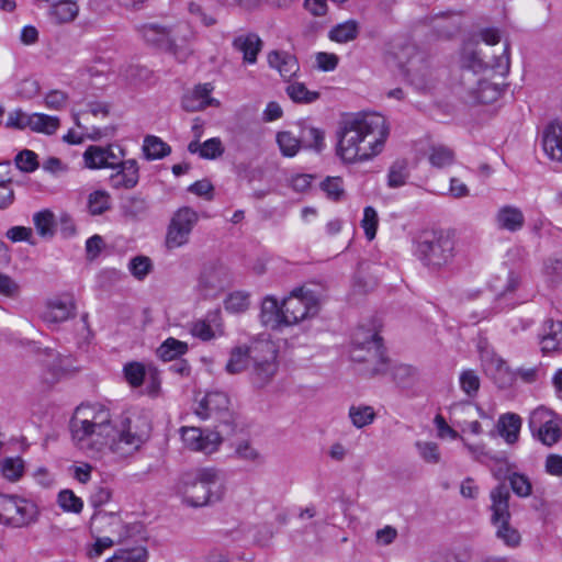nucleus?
Instances as JSON below:
<instances>
[{"instance_id": "32", "label": "nucleus", "mask_w": 562, "mask_h": 562, "mask_svg": "<svg viewBox=\"0 0 562 562\" xmlns=\"http://www.w3.org/2000/svg\"><path fill=\"white\" fill-rule=\"evenodd\" d=\"M299 139L301 146L318 153L325 147V133L307 124L300 125Z\"/></svg>"}, {"instance_id": "40", "label": "nucleus", "mask_w": 562, "mask_h": 562, "mask_svg": "<svg viewBox=\"0 0 562 562\" xmlns=\"http://www.w3.org/2000/svg\"><path fill=\"white\" fill-rule=\"evenodd\" d=\"M187 350L188 346L186 342L176 338H168L157 349V353L164 361H171L177 357L184 355Z\"/></svg>"}, {"instance_id": "44", "label": "nucleus", "mask_w": 562, "mask_h": 562, "mask_svg": "<svg viewBox=\"0 0 562 562\" xmlns=\"http://www.w3.org/2000/svg\"><path fill=\"white\" fill-rule=\"evenodd\" d=\"M111 207V196L104 190H97L88 196V211L91 215H101Z\"/></svg>"}, {"instance_id": "63", "label": "nucleus", "mask_w": 562, "mask_h": 562, "mask_svg": "<svg viewBox=\"0 0 562 562\" xmlns=\"http://www.w3.org/2000/svg\"><path fill=\"white\" fill-rule=\"evenodd\" d=\"M23 472L21 459H5L2 463V474L10 481H16Z\"/></svg>"}, {"instance_id": "30", "label": "nucleus", "mask_w": 562, "mask_h": 562, "mask_svg": "<svg viewBox=\"0 0 562 562\" xmlns=\"http://www.w3.org/2000/svg\"><path fill=\"white\" fill-rule=\"evenodd\" d=\"M79 14V5L75 0H58L50 5L49 16L57 24H66L76 20Z\"/></svg>"}, {"instance_id": "49", "label": "nucleus", "mask_w": 562, "mask_h": 562, "mask_svg": "<svg viewBox=\"0 0 562 562\" xmlns=\"http://www.w3.org/2000/svg\"><path fill=\"white\" fill-rule=\"evenodd\" d=\"M54 214L49 210H44L34 215V225L37 233L45 236H53L54 234Z\"/></svg>"}, {"instance_id": "54", "label": "nucleus", "mask_w": 562, "mask_h": 562, "mask_svg": "<svg viewBox=\"0 0 562 562\" xmlns=\"http://www.w3.org/2000/svg\"><path fill=\"white\" fill-rule=\"evenodd\" d=\"M15 165L23 172H33L38 168L37 155L30 150L23 149L15 156Z\"/></svg>"}, {"instance_id": "28", "label": "nucleus", "mask_w": 562, "mask_h": 562, "mask_svg": "<svg viewBox=\"0 0 562 562\" xmlns=\"http://www.w3.org/2000/svg\"><path fill=\"white\" fill-rule=\"evenodd\" d=\"M252 342L248 346H237L232 349L226 363V371L229 374H237L249 368L252 361Z\"/></svg>"}, {"instance_id": "58", "label": "nucleus", "mask_w": 562, "mask_h": 562, "mask_svg": "<svg viewBox=\"0 0 562 562\" xmlns=\"http://www.w3.org/2000/svg\"><path fill=\"white\" fill-rule=\"evenodd\" d=\"M58 504L63 509L72 513H80L83 506L82 501L70 490L59 492Z\"/></svg>"}, {"instance_id": "25", "label": "nucleus", "mask_w": 562, "mask_h": 562, "mask_svg": "<svg viewBox=\"0 0 562 562\" xmlns=\"http://www.w3.org/2000/svg\"><path fill=\"white\" fill-rule=\"evenodd\" d=\"M522 419L515 413H505L498 417L496 429L498 435L508 445H514L519 439Z\"/></svg>"}, {"instance_id": "36", "label": "nucleus", "mask_w": 562, "mask_h": 562, "mask_svg": "<svg viewBox=\"0 0 562 562\" xmlns=\"http://www.w3.org/2000/svg\"><path fill=\"white\" fill-rule=\"evenodd\" d=\"M143 151L148 160H155L168 156L171 151V148L159 137L149 135L144 139Z\"/></svg>"}, {"instance_id": "4", "label": "nucleus", "mask_w": 562, "mask_h": 562, "mask_svg": "<svg viewBox=\"0 0 562 562\" xmlns=\"http://www.w3.org/2000/svg\"><path fill=\"white\" fill-rule=\"evenodd\" d=\"M501 76H506L509 72L510 60H509V45L505 44L503 52L498 56H494L490 61H485L481 57V53L477 49V43H465L461 52V85H468V81H472L476 78V75L484 71L487 68Z\"/></svg>"}, {"instance_id": "10", "label": "nucleus", "mask_w": 562, "mask_h": 562, "mask_svg": "<svg viewBox=\"0 0 562 562\" xmlns=\"http://www.w3.org/2000/svg\"><path fill=\"white\" fill-rule=\"evenodd\" d=\"M37 506L16 495L0 494V524L22 528L36 521Z\"/></svg>"}, {"instance_id": "26", "label": "nucleus", "mask_w": 562, "mask_h": 562, "mask_svg": "<svg viewBox=\"0 0 562 562\" xmlns=\"http://www.w3.org/2000/svg\"><path fill=\"white\" fill-rule=\"evenodd\" d=\"M543 329L541 350L543 352L562 351V322L548 319Z\"/></svg>"}, {"instance_id": "27", "label": "nucleus", "mask_w": 562, "mask_h": 562, "mask_svg": "<svg viewBox=\"0 0 562 562\" xmlns=\"http://www.w3.org/2000/svg\"><path fill=\"white\" fill-rule=\"evenodd\" d=\"M122 527L121 518L113 513L97 512L90 520V530L93 535L104 532L114 533Z\"/></svg>"}, {"instance_id": "3", "label": "nucleus", "mask_w": 562, "mask_h": 562, "mask_svg": "<svg viewBox=\"0 0 562 562\" xmlns=\"http://www.w3.org/2000/svg\"><path fill=\"white\" fill-rule=\"evenodd\" d=\"M415 255L430 270H439L454 256L453 240L442 232H424L415 243Z\"/></svg>"}, {"instance_id": "50", "label": "nucleus", "mask_w": 562, "mask_h": 562, "mask_svg": "<svg viewBox=\"0 0 562 562\" xmlns=\"http://www.w3.org/2000/svg\"><path fill=\"white\" fill-rule=\"evenodd\" d=\"M461 390L470 397L477 394L480 389V378L474 370L468 369L461 372L460 378Z\"/></svg>"}, {"instance_id": "18", "label": "nucleus", "mask_w": 562, "mask_h": 562, "mask_svg": "<svg viewBox=\"0 0 562 562\" xmlns=\"http://www.w3.org/2000/svg\"><path fill=\"white\" fill-rule=\"evenodd\" d=\"M490 499L491 522L498 524V521L510 520V493L505 483H499L491 490Z\"/></svg>"}, {"instance_id": "9", "label": "nucleus", "mask_w": 562, "mask_h": 562, "mask_svg": "<svg viewBox=\"0 0 562 562\" xmlns=\"http://www.w3.org/2000/svg\"><path fill=\"white\" fill-rule=\"evenodd\" d=\"M250 380L256 387L268 385L278 371L277 350L269 340L252 341Z\"/></svg>"}, {"instance_id": "29", "label": "nucleus", "mask_w": 562, "mask_h": 562, "mask_svg": "<svg viewBox=\"0 0 562 562\" xmlns=\"http://www.w3.org/2000/svg\"><path fill=\"white\" fill-rule=\"evenodd\" d=\"M283 306L279 305L278 301L272 296H267L263 299L261 304V313L260 318L265 326H270L271 328H279L284 326L282 321Z\"/></svg>"}, {"instance_id": "6", "label": "nucleus", "mask_w": 562, "mask_h": 562, "mask_svg": "<svg viewBox=\"0 0 562 562\" xmlns=\"http://www.w3.org/2000/svg\"><path fill=\"white\" fill-rule=\"evenodd\" d=\"M217 483L218 474L214 469H199L182 476L180 491L187 504L200 507L210 503Z\"/></svg>"}, {"instance_id": "8", "label": "nucleus", "mask_w": 562, "mask_h": 562, "mask_svg": "<svg viewBox=\"0 0 562 562\" xmlns=\"http://www.w3.org/2000/svg\"><path fill=\"white\" fill-rule=\"evenodd\" d=\"M137 31L148 45L168 52L173 50L178 40L188 42L193 36L187 23H177L173 26H167L151 22L138 26Z\"/></svg>"}, {"instance_id": "16", "label": "nucleus", "mask_w": 562, "mask_h": 562, "mask_svg": "<svg viewBox=\"0 0 562 562\" xmlns=\"http://www.w3.org/2000/svg\"><path fill=\"white\" fill-rule=\"evenodd\" d=\"M480 359L486 374L491 375L501 387H505L513 382V371L506 364L505 360L494 351L479 346Z\"/></svg>"}, {"instance_id": "43", "label": "nucleus", "mask_w": 562, "mask_h": 562, "mask_svg": "<svg viewBox=\"0 0 562 562\" xmlns=\"http://www.w3.org/2000/svg\"><path fill=\"white\" fill-rule=\"evenodd\" d=\"M542 272L551 285L562 283V256H550L543 261Z\"/></svg>"}, {"instance_id": "13", "label": "nucleus", "mask_w": 562, "mask_h": 562, "mask_svg": "<svg viewBox=\"0 0 562 562\" xmlns=\"http://www.w3.org/2000/svg\"><path fill=\"white\" fill-rule=\"evenodd\" d=\"M229 398L223 392H210L198 404L194 412L201 419H214L220 425L228 426L232 414L228 409Z\"/></svg>"}, {"instance_id": "60", "label": "nucleus", "mask_w": 562, "mask_h": 562, "mask_svg": "<svg viewBox=\"0 0 562 562\" xmlns=\"http://www.w3.org/2000/svg\"><path fill=\"white\" fill-rule=\"evenodd\" d=\"M105 168L116 169L126 161L125 150L119 145H109L105 150Z\"/></svg>"}, {"instance_id": "2", "label": "nucleus", "mask_w": 562, "mask_h": 562, "mask_svg": "<svg viewBox=\"0 0 562 562\" xmlns=\"http://www.w3.org/2000/svg\"><path fill=\"white\" fill-rule=\"evenodd\" d=\"M389 134L386 119L379 113L347 117L337 131L336 155L345 164L370 160L383 150Z\"/></svg>"}, {"instance_id": "37", "label": "nucleus", "mask_w": 562, "mask_h": 562, "mask_svg": "<svg viewBox=\"0 0 562 562\" xmlns=\"http://www.w3.org/2000/svg\"><path fill=\"white\" fill-rule=\"evenodd\" d=\"M10 170V164H0V209H7L14 201V191L11 187V178L7 175Z\"/></svg>"}, {"instance_id": "38", "label": "nucleus", "mask_w": 562, "mask_h": 562, "mask_svg": "<svg viewBox=\"0 0 562 562\" xmlns=\"http://www.w3.org/2000/svg\"><path fill=\"white\" fill-rule=\"evenodd\" d=\"M428 160L435 168H445L453 164L454 153L445 145H432L429 148Z\"/></svg>"}, {"instance_id": "55", "label": "nucleus", "mask_w": 562, "mask_h": 562, "mask_svg": "<svg viewBox=\"0 0 562 562\" xmlns=\"http://www.w3.org/2000/svg\"><path fill=\"white\" fill-rule=\"evenodd\" d=\"M225 308L231 313L245 312L249 306V297L247 293L234 292L231 293L225 302Z\"/></svg>"}, {"instance_id": "45", "label": "nucleus", "mask_w": 562, "mask_h": 562, "mask_svg": "<svg viewBox=\"0 0 562 562\" xmlns=\"http://www.w3.org/2000/svg\"><path fill=\"white\" fill-rule=\"evenodd\" d=\"M147 550L144 547L117 550L106 562H146Z\"/></svg>"}, {"instance_id": "52", "label": "nucleus", "mask_w": 562, "mask_h": 562, "mask_svg": "<svg viewBox=\"0 0 562 562\" xmlns=\"http://www.w3.org/2000/svg\"><path fill=\"white\" fill-rule=\"evenodd\" d=\"M124 376L128 384L133 387H138L143 384L146 370L140 362H130L124 366Z\"/></svg>"}, {"instance_id": "33", "label": "nucleus", "mask_w": 562, "mask_h": 562, "mask_svg": "<svg viewBox=\"0 0 562 562\" xmlns=\"http://www.w3.org/2000/svg\"><path fill=\"white\" fill-rule=\"evenodd\" d=\"M359 23L356 20H348L331 27L328 37L336 43L345 44L357 38Z\"/></svg>"}, {"instance_id": "35", "label": "nucleus", "mask_w": 562, "mask_h": 562, "mask_svg": "<svg viewBox=\"0 0 562 562\" xmlns=\"http://www.w3.org/2000/svg\"><path fill=\"white\" fill-rule=\"evenodd\" d=\"M409 178L408 161L406 159L395 160L387 172V186L390 188H400L406 184Z\"/></svg>"}, {"instance_id": "51", "label": "nucleus", "mask_w": 562, "mask_h": 562, "mask_svg": "<svg viewBox=\"0 0 562 562\" xmlns=\"http://www.w3.org/2000/svg\"><path fill=\"white\" fill-rule=\"evenodd\" d=\"M508 481L513 492L519 497H528L532 492L530 480L521 473H510Z\"/></svg>"}, {"instance_id": "20", "label": "nucleus", "mask_w": 562, "mask_h": 562, "mask_svg": "<svg viewBox=\"0 0 562 562\" xmlns=\"http://www.w3.org/2000/svg\"><path fill=\"white\" fill-rule=\"evenodd\" d=\"M75 315V304L69 297H56L47 302L41 318L47 324H59Z\"/></svg>"}, {"instance_id": "7", "label": "nucleus", "mask_w": 562, "mask_h": 562, "mask_svg": "<svg viewBox=\"0 0 562 562\" xmlns=\"http://www.w3.org/2000/svg\"><path fill=\"white\" fill-rule=\"evenodd\" d=\"M282 306L283 324L292 326L316 316L319 312V299L314 291L297 288L282 301Z\"/></svg>"}, {"instance_id": "56", "label": "nucleus", "mask_w": 562, "mask_h": 562, "mask_svg": "<svg viewBox=\"0 0 562 562\" xmlns=\"http://www.w3.org/2000/svg\"><path fill=\"white\" fill-rule=\"evenodd\" d=\"M321 188L334 201L340 200L345 194L340 177H328L322 182Z\"/></svg>"}, {"instance_id": "39", "label": "nucleus", "mask_w": 562, "mask_h": 562, "mask_svg": "<svg viewBox=\"0 0 562 562\" xmlns=\"http://www.w3.org/2000/svg\"><path fill=\"white\" fill-rule=\"evenodd\" d=\"M496 528V537L506 546L516 548L520 544L521 536L519 531L510 525V520L498 521L492 524Z\"/></svg>"}, {"instance_id": "42", "label": "nucleus", "mask_w": 562, "mask_h": 562, "mask_svg": "<svg viewBox=\"0 0 562 562\" xmlns=\"http://www.w3.org/2000/svg\"><path fill=\"white\" fill-rule=\"evenodd\" d=\"M349 418L355 427L363 428L373 423L375 412L373 407L369 405H352L349 408Z\"/></svg>"}, {"instance_id": "61", "label": "nucleus", "mask_w": 562, "mask_h": 562, "mask_svg": "<svg viewBox=\"0 0 562 562\" xmlns=\"http://www.w3.org/2000/svg\"><path fill=\"white\" fill-rule=\"evenodd\" d=\"M235 454L238 459L251 463H259L261 456L248 441L239 442L235 448Z\"/></svg>"}, {"instance_id": "53", "label": "nucleus", "mask_w": 562, "mask_h": 562, "mask_svg": "<svg viewBox=\"0 0 562 562\" xmlns=\"http://www.w3.org/2000/svg\"><path fill=\"white\" fill-rule=\"evenodd\" d=\"M416 448L422 459L431 464H437L440 461L441 454L439 447L436 442L431 441H417Z\"/></svg>"}, {"instance_id": "22", "label": "nucleus", "mask_w": 562, "mask_h": 562, "mask_svg": "<svg viewBox=\"0 0 562 562\" xmlns=\"http://www.w3.org/2000/svg\"><path fill=\"white\" fill-rule=\"evenodd\" d=\"M542 147L550 159L562 162V122H552L543 130Z\"/></svg>"}, {"instance_id": "62", "label": "nucleus", "mask_w": 562, "mask_h": 562, "mask_svg": "<svg viewBox=\"0 0 562 562\" xmlns=\"http://www.w3.org/2000/svg\"><path fill=\"white\" fill-rule=\"evenodd\" d=\"M21 286L20 284L12 279L10 276L0 273V294L10 297L16 299L20 295Z\"/></svg>"}, {"instance_id": "23", "label": "nucleus", "mask_w": 562, "mask_h": 562, "mask_svg": "<svg viewBox=\"0 0 562 562\" xmlns=\"http://www.w3.org/2000/svg\"><path fill=\"white\" fill-rule=\"evenodd\" d=\"M495 224L499 229L515 233L524 227L525 215L517 206L504 205L495 214Z\"/></svg>"}, {"instance_id": "15", "label": "nucleus", "mask_w": 562, "mask_h": 562, "mask_svg": "<svg viewBox=\"0 0 562 562\" xmlns=\"http://www.w3.org/2000/svg\"><path fill=\"white\" fill-rule=\"evenodd\" d=\"M181 438L187 448L210 454L217 450L222 442L220 431L204 432L198 427H182Z\"/></svg>"}, {"instance_id": "21", "label": "nucleus", "mask_w": 562, "mask_h": 562, "mask_svg": "<svg viewBox=\"0 0 562 562\" xmlns=\"http://www.w3.org/2000/svg\"><path fill=\"white\" fill-rule=\"evenodd\" d=\"M268 65L278 70L285 81H291L300 71L296 57L289 52L271 50L267 56Z\"/></svg>"}, {"instance_id": "12", "label": "nucleus", "mask_w": 562, "mask_h": 562, "mask_svg": "<svg viewBox=\"0 0 562 562\" xmlns=\"http://www.w3.org/2000/svg\"><path fill=\"white\" fill-rule=\"evenodd\" d=\"M528 426L533 438L544 446L551 447L562 438L559 418L546 407L540 406L531 412Z\"/></svg>"}, {"instance_id": "24", "label": "nucleus", "mask_w": 562, "mask_h": 562, "mask_svg": "<svg viewBox=\"0 0 562 562\" xmlns=\"http://www.w3.org/2000/svg\"><path fill=\"white\" fill-rule=\"evenodd\" d=\"M462 86L472 98L481 103H491L501 95L497 85L485 79L475 78L472 81H468V85Z\"/></svg>"}, {"instance_id": "64", "label": "nucleus", "mask_w": 562, "mask_h": 562, "mask_svg": "<svg viewBox=\"0 0 562 562\" xmlns=\"http://www.w3.org/2000/svg\"><path fill=\"white\" fill-rule=\"evenodd\" d=\"M490 461L493 462L490 464L491 471L497 480L508 479L509 463L506 457H493Z\"/></svg>"}, {"instance_id": "11", "label": "nucleus", "mask_w": 562, "mask_h": 562, "mask_svg": "<svg viewBox=\"0 0 562 562\" xmlns=\"http://www.w3.org/2000/svg\"><path fill=\"white\" fill-rule=\"evenodd\" d=\"M199 221L198 213L183 206L177 210L170 218L165 237V245L169 250L180 248L190 240V235Z\"/></svg>"}, {"instance_id": "14", "label": "nucleus", "mask_w": 562, "mask_h": 562, "mask_svg": "<svg viewBox=\"0 0 562 562\" xmlns=\"http://www.w3.org/2000/svg\"><path fill=\"white\" fill-rule=\"evenodd\" d=\"M229 284V273L226 267L220 263H210L202 270L198 291L205 299H214L224 292Z\"/></svg>"}, {"instance_id": "5", "label": "nucleus", "mask_w": 562, "mask_h": 562, "mask_svg": "<svg viewBox=\"0 0 562 562\" xmlns=\"http://www.w3.org/2000/svg\"><path fill=\"white\" fill-rule=\"evenodd\" d=\"M350 357L356 362L367 363L371 375L383 373L387 367L382 338L375 333L357 331L353 336Z\"/></svg>"}, {"instance_id": "31", "label": "nucleus", "mask_w": 562, "mask_h": 562, "mask_svg": "<svg viewBox=\"0 0 562 562\" xmlns=\"http://www.w3.org/2000/svg\"><path fill=\"white\" fill-rule=\"evenodd\" d=\"M188 150L191 154H199L203 159H216L224 154V146L218 137H213L204 143L192 140L188 145Z\"/></svg>"}, {"instance_id": "34", "label": "nucleus", "mask_w": 562, "mask_h": 562, "mask_svg": "<svg viewBox=\"0 0 562 562\" xmlns=\"http://www.w3.org/2000/svg\"><path fill=\"white\" fill-rule=\"evenodd\" d=\"M285 92L295 103L310 104L319 99V92L308 90L304 83L299 81L289 83Z\"/></svg>"}, {"instance_id": "59", "label": "nucleus", "mask_w": 562, "mask_h": 562, "mask_svg": "<svg viewBox=\"0 0 562 562\" xmlns=\"http://www.w3.org/2000/svg\"><path fill=\"white\" fill-rule=\"evenodd\" d=\"M128 268L136 279L143 280L149 273L151 262L148 257L137 256L130 261Z\"/></svg>"}, {"instance_id": "47", "label": "nucleus", "mask_w": 562, "mask_h": 562, "mask_svg": "<svg viewBox=\"0 0 562 562\" xmlns=\"http://www.w3.org/2000/svg\"><path fill=\"white\" fill-rule=\"evenodd\" d=\"M105 150L106 147L90 145L83 153L85 166L89 169L105 168Z\"/></svg>"}, {"instance_id": "19", "label": "nucleus", "mask_w": 562, "mask_h": 562, "mask_svg": "<svg viewBox=\"0 0 562 562\" xmlns=\"http://www.w3.org/2000/svg\"><path fill=\"white\" fill-rule=\"evenodd\" d=\"M233 48L243 55L244 64L254 65L263 47V42L257 33L248 32L234 37Z\"/></svg>"}, {"instance_id": "1", "label": "nucleus", "mask_w": 562, "mask_h": 562, "mask_svg": "<svg viewBox=\"0 0 562 562\" xmlns=\"http://www.w3.org/2000/svg\"><path fill=\"white\" fill-rule=\"evenodd\" d=\"M69 427L78 449L93 457L108 448L120 460L138 452L151 432L145 415L131 414L114 423L110 409L100 403L79 405Z\"/></svg>"}, {"instance_id": "48", "label": "nucleus", "mask_w": 562, "mask_h": 562, "mask_svg": "<svg viewBox=\"0 0 562 562\" xmlns=\"http://www.w3.org/2000/svg\"><path fill=\"white\" fill-rule=\"evenodd\" d=\"M277 143L283 156L293 157L301 148L299 136H294L289 131L279 132L277 134Z\"/></svg>"}, {"instance_id": "41", "label": "nucleus", "mask_w": 562, "mask_h": 562, "mask_svg": "<svg viewBox=\"0 0 562 562\" xmlns=\"http://www.w3.org/2000/svg\"><path fill=\"white\" fill-rule=\"evenodd\" d=\"M42 363L56 378L64 374L68 369V359L52 349L45 352Z\"/></svg>"}, {"instance_id": "57", "label": "nucleus", "mask_w": 562, "mask_h": 562, "mask_svg": "<svg viewBox=\"0 0 562 562\" xmlns=\"http://www.w3.org/2000/svg\"><path fill=\"white\" fill-rule=\"evenodd\" d=\"M378 223L379 218L376 211L372 206L364 207L361 226L369 240H372L375 237Z\"/></svg>"}, {"instance_id": "17", "label": "nucleus", "mask_w": 562, "mask_h": 562, "mask_svg": "<svg viewBox=\"0 0 562 562\" xmlns=\"http://www.w3.org/2000/svg\"><path fill=\"white\" fill-rule=\"evenodd\" d=\"M109 178L110 186L115 190L134 189L139 181V166L136 159H126L123 165L114 169Z\"/></svg>"}, {"instance_id": "46", "label": "nucleus", "mask_w": 562, "mask_h": 562, "mask_svg": "<svg viewBox=\"0 0 562 562\" xmlns=\"http://www.w3.org/2000/svg\"><path fill=\"white\" fill-rule=\"evenodd\" d=\"M59 126V120L56 116L34 113L31 120V130L45 134H53Z\"/></svg>"}]
</instances>
